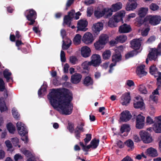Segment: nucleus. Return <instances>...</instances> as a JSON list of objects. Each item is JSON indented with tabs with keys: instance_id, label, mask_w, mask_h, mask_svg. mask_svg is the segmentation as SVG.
<instances>
[{
	"instance_id": "obj_1",
	"label": "nucleus",
	"mask_w": 161,
	"mask_h": 161,
	"mask_svg": "<svg viewBox=\"0 0 161 161\" xmlns=\"http://www.w3.org/2000/svg\"><path fill=\"white\" fill-rule=\"evenodd\" d=\"M48 98L53 108L60 114L68 115L72 113L73 107L70 102L72 94L69 90L53 89Z\"/></svg>"
},
{
	"instance_id": "obj_2",
	"label": "nucleus",
	"mask_w": 161,
	"mask_h": 161,
	"mask_svg": "<svg viewBox=\"0 0 161 161\" xmlns=\"http://www.w3.org/2000/svg\"><path fill=\"white\" fill-rule=\"evenodd\" d=\"M125 14V11H120L116 13L111 18L108 23V26L110 27H114L117 26V23L122 20Z\"/></svg>"
},
{
	"instance_id": "obj_3",
	"label": "nucleus",
	"mask_w": 161,
	"mask_h": 161,
	"mask_svg": "<svg viewBox=\"0 0 161 161\" xmlns=\"http://www.w3.org/2000/svg\"><path fill=\"white\" fill-rule=\"evenodd\" d=\"M158 77L157 78V87L154 90L150 97V101L155 102L158 100V96L156 95H159V93L161 92V73L158 72Z\"/></svg>"
},
{
	"instance_id": "obj_4",
	"label": "nucleus",
	"mask_w": 161,
	"mask_h": 161,
	"mask_svg": "<svg viewBox=\"0 0 161 161\" xmlns=\"http://www.w3.org/2000/svg\"><path fill=\"white\" fill-rule=\"evenodd\" d=\"M161 53V42L158 45L157 48H153L148 54V57L150 59H156L158 55Z\"/></svg>"
},
{
	"instance_id": "obj_5",
	"label": "nucleus",
	"mask_w": 161,
	"mask_h": 161,
	"mask_svg": "<svg viewBox=\"0 0 161 161\" xmlns=\"http://www.w3.org/2000/svg\"><path fill=\"white\" fill-rule=\"evenodd\" d=\"M145 20L152 25L155 26L159 24L161 17L159 16H147L145 18Z\"/></svg>"
},
{
	"instance_id": "obj_6",
	"label": "nucleus",
	"mask_w": 161,
	"mask_h": 161,
	"mask_svg": "<svg viewBox=\"0 0 161 161\" xmlns=\"http://www.w3.org/2000/svg\"><path fill=\"white\" fill-rule=\"evenodd\" d=\"M139 135L141 140L144 143H149L153 141L150 134L147 131L141 130L139 132Z\"/></svg>"
},
{
	"instance_id": "obj_7",
	"label": "nucleus",
	"mask_w": 161,
	"mask_h": 161,
	"mask_svg": "<svg viewBox=\"0 0 161 161\" xmlns=\"http://www.w3.org/2000/svg\"><path fill=\"white\" fill-rule=\"evenodd\" d=\"M94 40L93 35L89 32H86L83 35L82 41L85 44L89 45L92 44Z\"/></svg>"
},
{
	"instance_id": "obj_8",
	"label": "nucleus",
	"mask_w": 161,
	"mask_h": 161,
	"mask_svg": "<svg viewBox=\"0 0 161 161\" xmlns=\"http://www.w3.org/2000/svg\"><path fill=\"white\" fill-rule=\"evenodd\" d=\"M92 65L94 66H98L101 63L100 56L97 54H93L91 57V61H90Z\"/></svg>"
},
{
	"instance_id": "obj_9",
	"label": "nucleus",
	"mask_w": 161,
	"mask_h": 161,
	"mask_svg": "<svg viewBox=\"0 0 161 161\" xmlns=\"http://www.w3.org/2000/svg\"><path fill=\"white\" fill-rule=\"evenodd\" d=\"M17 127L19 134L20 136L27 134L28 131L24 124L20 122H18L17 124Z\"/></svg>"
},
{
	"instance_id": "obj_10",
	"label": "nucleus",
	"mask_w": 161,
	"mask_h": 161,
	"mask_svg": "<svg viewBox=\"0 0 161 161\" xmlns=\"http://www.w3.org/2000/svg\"><path fill=\"white\" fill-rule=\"evenodd\" d=\"M145 117L139 114L136 117V127L139 129H141L143 128L144 126Z\"/></svg>"
},
{
	"instance_id": "obj_11",
	"label": "nucleus",
	"mask_w": 161,
	"mask_h": 161,
	"mask_svg": "<svg viewBox=\"0 0 161 161\" xmlns=\"http://www.w3.org/2000/svg\"><path fill=\"white\" fill-rule=\"evenodd\" d=\"M87 25V22L85 20H80L77 23V28L79 31H85L87 30L86 28Z\"/></svg>"
},
{
	"instance_id": "obj_12",
	"label": "nucleus",
	"mask_w": 161,
	"mask_h": 161,
	"mask_svg": "<svg viewBox=\"0 0 161 161\" xmlns=\"http://www.w3.org/2000/svg\"><path fill=\"white\" fill-rule=\"evenodd\" d=\"M131 118V115L129 112L126 110L123 112L121 114L119 121L120 122H127Z\"/></svg>"
},
{
	"instance_id": "obj_13",
	"label": "nucleus",
	"mask_w": 161,
	"mask_h": 161,
	"mask_svg": "<svg viewBox=\"0 0 161 161\" xmlns=\"http://www.w3.org/2000/svg\"><path fill=\"white\" fill-rule=\"evenodd\" d=\"M134 103V106L135 108H141L144 105L143 100L140 96H137L135 97Z\"/></svg>"
},
{
	"instance_id": "obj_14",
	"label": "nucleus",
	"mask_w": 161,
	"mask_h": 161,
	"mask_svg": "<svg viewBox=\"0 0 161 161\" xmlns=\"http://www.w3.org/2000/svg\"><path fill=\"white\" fill-rule=\"evenodd\" d=\"M121 59V56L119 53L113 55L112 57V60L113 63H112L110 65V69L109 72L110 73L112 72L113 70L112 68L113 66H115L117 62H119Z\"/></svg>"
},
{
	"instance_id": "obj_15",
	"label": "nucleus",
	"mask_w": 161,
	"mask_h": 161,
	"mask_svg": "<svg viewBox=\"0 0 161 161\" xmlns=\"http://www.w3.org/2000/svg\"><path fill=\"white\" fill-rule=\"evenodd\" d=\"M142 41V38L133 40L130 42L131 47L135 50L139 49L141 45V42Z\"/></svg>"
},
{
	"instance_id": "obj_16",
	"label": "nucleus",
	"mask_w": 161,
	"mask_h": 161,
	"mask_svg": "<svg viewBox=\"0 0 161 161\" xmlns=\"http://www.w3.org/2000/svg\"><path fill=\"white\" fill-rule=\"evenodd\" d=\"M81 54L84 58H87L91 55V50L88 47H82L80 49Z\"/></svg>"
},
{
	"instance_id": "obj_17",
	"label": "nucleus",
	"mask_w": 161,
	"mask_h": 161,
	"mask_svg": "<svg viewBox=\"0 0 161 161\" xmlns=\"http://www.w3.org/2000/svg\"><path fill=\"white\" fill-rule=\"evenodd\" d=\"M131 31L130 26L126 24L120 26L119 28V31L120 33H128Z\"/></svg>"
},
{
	"instance_id": "obj_18",
	"label": "nucleus",
	"mask_w": 161,
	"mask_h": 161,
	"mask_svg": "<svg viewBox=\"0 0 161 161\" xmlns=\"http://www.w3.org/2000/svg\"><path fill=\"white\" fill-rule=\"evenodd\" d=\"M121 103L123 105H127L130 100V93L127 92L123 95L121 97Z\"/></svg>"
},
{
	"instance_id": "obj_19",
	"label": "nucleus",
	"mask_w": 161,
	"mask_h": 161,
	"mask_svg": "<svg viewBox=\"0 0 161 161\" xmlns=\"http://www.w3.org/2000/svg\"><path fill=\"white\" fill-rule=\"evenodd\" d=\"M145 66L144 65H142L138 66L137 68L136 73L140 77L146 75L147 74L145 70Z\"/></svg>"
},
{
	"instance_id": "obj_20",
	"label": "nucleus",
	"mask_w": 161,
	"mask_h": 161,
	"mask_svg": "<svg viewBox=\"0 0 161 161\" xmlns=\"http://www.w3.org/2000/svg\"><path fill=\"white\" fill-rule=\"evenodd\" d=\"M82 75L79 73H75L71 76V82L75 84L79 83L81 80Z\"/></svg>"
},
{
	"instance_id": "obj_21",
	"label": "nucleus",
	"mask_w": 161,
	"mask_h": 161,
	"mask_svg": "<svg viewBox=\"0 0 161 161\" xmlns=\"http://www.w3.org/2000/svg\"><path fill=\"white\" fill-rule=\"evenodd\" d=\"M103 28V25L102 23H97L94 24L92 27L93 31L97 34L100 31L102 30Z\"/></svg>"
},
{
	"instance_id": "obj_22",
	"label": "nucleus",
	"mask_w": 161,
	"mask_h": 161,
	"mask_svg": "<svg viewBox=\"0 0 161 161\" xmlns=\"http://www.w3.org/2000/svg\"><path fill=\"white\" fill-rule=\"evenodd\" d=\"M84 125L83 123H81L80 124L78 125L76 128L75 133V137L77 138L78 139L80 137V133L84 131V130L83 128Z\"/></svg>"
},
{
	"instance_id": "obj_23",
	"label": "nucleus",
	"mask_w": 161,
	"mask_h": 161,
	"mask_svg": "<svg viewBox=\"0 0 161 161\" xmlns=\"http://www.w3.org/2000/svg\"><path fill=\"white\" fill-rule=\"evenodd\" d=\"M145 153L148 156L150 157H155L158 155L157 151L153 147L148 148L146 150Z\"/></svg>"
},
{
	"instance_id": "obj_24",
	"label": "nucleus",
	"mask_w": 161,
	"mask_h": 161,
	"mask_svg": "<svg viewBox=\"0 0 161 161\" xmlns=\"http://www.w3.org/2000/svg\"><path fill=\"white\" fill-rule=\"evenodd\" d=\"M8 110V107L6 105L4 98L1 97L0 98V110L2 112L6 111Z\"/></svg>"
},
{
	"instance_id": "obj_25",
	"label": "nucleus",
	"mask_w": 161,
	"mask_h": 161,
	"mask_svg": "<svg viewBox=\"0 0 161 161\" xmlns=\"http://www.w3.org/2000/svg\"><path fill=\"white\" fill-rule=\"evenodd\" d=\"M127 4L126 9L127 11L133 10L135 9L137 6V3L135 2H129Z\"/></svg>"
},
{
	"instance_id": "obj_26",
	"label": "nucleus",
	"mask_w": 161,
	"mask_h": 161,
	"mask_svg": "<svg viewBox=\"0 0 161 161\" xmlns=\"http://www.w3.org/2000/svg\"><path fill=\"white\" fill-rule=\"evenodd\" d=\"M71 43V41L68 38H66L63 41L62 45V49L64 50L68 49L70 46Z\"/></svg>"
},
{
	"instance_id": "obj_27",
	"label": "nucleus",
	"mask_w": 161,
	"mask_h": 161,
	"mask_svg": "<svg viewBox=\"0 0 161 161\" xmlns=\"http://www.w3.org/2000/svg\"><path fill=\"white\" fill-rule=\"evenodd\" d=\"M36 13L33 9L29 10V13L26 16V17L28 20H31L32 19H36Z\"/></svg>"
},
{
	"instance_id": "obj_28",
	"label": "nucleus",
	"mask_w": 161,
	"mask_h": 161,
	"mask_svg": "<svg viewBox=\"0 0 161 161\" xmlns=\"http://www.w3.org/2000/svg\"><path fill=\"white\" fill-rule=\"evenodd\" d=\"M98 40L105 45L108 41V36L106 34H102L100 36Z\"/></svg>"
},
{
	"instance_id": "obj_29",
	"label": "nucleus",
	"mask_w": 161,
	"mask_h": 161,
	"mask_svg": "<svg viewBox=\"0 0 161 161\" xmlns=\"http://www.w3.org/2000/svg\"><path fill=\"white\" fill-rule=\"evenodd\" d=\"M122 7V3H121L118 2L113 4L111 8L113 11L116 12L121 9Z\"/></svg>"
},
{
	"instance_id": "obj_30",
	"label": "nucleus",
	"mask_w": 161,
	"mask_h": 161,
	"mask_svg": "<svg viewBox=\"0 0 161 161\" xmlns=\"http://www.w3.org/2000/svg\"><path fill=\"white\" fill-rule=\"evenodd\" d=\"M94 45L96 50H100L104 47L105 45L98 40L94 43Z\"/></svg>"
},
{
	"instance_id": "obj_31",
	"label": "nucleus",
	"mask_w": 161,
	"mask_h": 161,
	"mask_svg": "<svg viewBox=\"0 0 161 161\" xmlns=\"http://www.w3.org/2000/svg\"><path fill=\"white\" fill-rule=\"evenodd\" d=\"M127 37L126 35H122L117 36L116 37L115 40L117 42L123 43L127 40Z\"/></svg>"
},
{
	"instance_id": "obj_32",
	"label": "nucleus",
	"mask_w": 161,
	"mask_h": 161,
	"mask_svg": "<svg viewBox=\"0 0 161 161\" xmlns=\"http://www.w3.org/2000/svg\"><path fill=\"white\" fill-rule=\"evenodd\" d=\"M93 81L92 78L89 76H86L84 80L83 84L86 86L92 85Z\"/></svg>"
},
{
	"instance_id": "obj_33",
	"label": "nucleus",
	"mask_w": 161,
	"mask_h": 161,
	"mask_svg": "<svg viewBox=\"0 0 161 161\" xmlns=\"http://www.w3.org/2000/svg\"><path fill=\"white\" fill-rule=\"evenodd\" d=\"M153 130L157 133H161V124L154 122L153 125Z\"/></svg>"
},
{
	"instance_id": "obj_34",
	"label": "nucleus",
	"mask_w": 161,
	"mask_h": 161,
	"mask_svg": "<svg viewBox=\"0 0 161 161\" xmlns=\"http://www.w3.org/2000/svg\"><path fill=\"white\" fill-rule=\"evenodd\" d=\"M113 12L111 8L105 9H103V15L106 18H108L112 15Z\"/></svg>"
},
{
	"instance_id": "obj_35",
	"label": "nucleus",
	"mask_w": 161,
	"mask_h": 161,
	"mask_svg": "<svg viewBox=\"0 0 161 161\" xmlns=\"http://www.w3.org/2000/svg\"><path fill=\"white\" fill-rule=\"evenodd\" d=\"M111 53L110 50H106L103 53L102 56L103 58L104 59H108L110 57Z\"/></svg>"
},
{
	"instance_id": "obj_36",
	"label": "nucleus",
	"mask_w": 161,
	"mask_h": 161,
	"mask_svg": "<svg viewBox=\"0 0 161 161\" xmlns=\"http://www.w3.org/2000/svg\"><path fill=\"white\" fill-rule=\"evenodd\" d=\"M99 142V139H96V138L92 139L90 142L92 148L94 149L96 148L98 145Z\"/></svg>"
},
{
	"instance_id": "obj_37",
	"label": "nucleus",
	"mask_w": 161,
	"mask_h": 161,
	"mask_svg": "<svg viewBox=\"0 0 161 161\" xmlns=\"http://www.w3.org/2000/svg\"><path fill=\"white\" fill-rule=\"evenodd\" d=\"M148 9L146 8H142L139 11L138 14L140 17H143L147 14Z\"/></svg>"
},
{
	"instance_id": "obj_38",
	"label": "nucleus",
	"mask_w": 161,
	"mask_h": 161,
	"mask_svg": "<svg viewBox=\"0 0 161 161\" xmlns=\"http://www.w3.org/2000/svg\"><path fill=\"white\" fill-rule=\"evenodd\" d=\"M11 141L15 147L18 146L19 148H20L21 147L20 145H19V140L17 137L12 138L11 139Z\"/></svg>"
},
{
	"instance_id": "obj_39",
	"label": "nucleus",
	"mask_w": 161,
	"mask_h": 161,
	"mask_svg": "<svg viewBox=\"0 0 161 161\" xmlns=\"http://www.w3.org/2000/svg\"><path fill=\"white\" fill-rule=\"evenodd\" d=\"M11 73L9 71L8 69H5L3 71V75L4 77L6 79L7 81L11 79Z\"/></svg>"
},
{
	"instance_id": "obj_40",
	"label": "nucleus",
	"mask_w": 161,
	"mask_h": 161,
	"mask_svg": "<svg viewBox=\"0 0 161 161\" xmlns=\"http://www.w3.org/2000/svg\"><path fill=\"white\" fill-rule=\"evenodd\" d=\"M7 129L11 133L13 134L15 129L14 126L11 123H9L7 125Z\"/></svg>"
},
{
	"instance_id": "obj_41",
	"label": "nucleus",
	"mask_w": 161,
	"mask_h": 161,
	"mask_svg": "<svg viewBox=\"0 0 161 161\" xmlns=\"http://www.w3.org/2000/svg\"><path fill=\"white\" fill-rule=\"evenodd\" d=\"M81 39V36L79 34H77L74 38V43L76 45L79 44L80 42Z\"/></svg>"
},
{
	"instance_id": "obj_42",
	"label": "nucleus",
	"mask_w": 161,
	"mask_h": 161,
	"mask_svg": "<svg viewBox=\"0 0 161 161\" xmlns=\"http://www.w3.org/2000/svg\"><path fill=\"white\" fill-rule=\"evenodd\" d=\"M103 10L97 9L95 11L94 15L97 18H99L103 15Z\"/></svg>"
},
{
	"instance_id": "obj_43",
	"label": "nucleus",
	"mask_w": 161,
	"mask_h": 161,
	"mask_svg": "<svg viewBox=\"0 0 161 161\" xmlns=\"http://www.w3.org/2000/svg\"><path fill=\"white\" fill-rule=\"evenodd\" d=\"M137 53L138 52L136 50H133L126 54L125 55V58L126 59H128L136 55H137Z\"/></svg>"
},
{
	"instance_id": "obj_44",
	"label": "nucleus",
	"mask_w": 161,
	"mask_h": 161,
	"mask_svg": "<svg viewBox=\"0 0 161 161\" xmlns=\"http://www.w3.org/2000/svg\"><path fill=\"white\" fill-rule=\"evenodd\" d=\"M149 69H150V71H149L150 73L152 75H155L156 74V73L157 72V75H155L154 76H155V77H158V72H157V69L156 68L155 66H154V65L151 66L150 67ZM158 73H159V72H158ZM159 73H160V72H159Z\"/></svg>"
},
{
	"instance_id": "obj_45",
	"label": "nucleus",
	"mask_w": 161,
	"mask_h": 161,
	"mask_svg": "<svg viewBox=\"0 0 161 161\" xmlns=\"http://www.w3.org/2000/svg\"><path fill=\"white\" fill-rule=\"evenodd\" d=\"M21 151L26 157L31 158L32 156L31 153L29 150H26L25 148H22Z\"/></svg>"
},
{
	"instance_id": "obj_46",
	"label": "nucleus",
	"mask_w": 161,
	"mask_h": 161,
	"mask_svg": "<svg viewBox=\"0 0 161 161\" xmlns=\"http://www.w3.org/2000/svg\"><path fill=\"white\" fill-rule=\"evenodd\" d=\"M71 19L69 18L67 16L65 15L64 19V25H67L69 26L70 27V20Z\"/></svg>"
},
{
	"instance_id": "obj_47",
	"label": "nucleus",
	"mask_w": 161,
	"mask_h": 161,
	"mask_svg": "<svg viewBox=\"0 0 161 161\" xmlns=\"http://www.w3.org/2000/svg\"><path fill=\"white\" fill-rule=\"evenodd\" d=\"M125 144L128 147L131 149L134 148V143L132 140L129 139L125 142Z\"/></svg>"
},
{
	"instance_id": "obj_48",
	"label": "nucleus",
	"mask_w": 161,
	"mask_h": 161,
	"mask_svg": "<svg viewBox=\"0 0 161 161\" xmlns=\"http://www.w3.org/2000/svg\"><path fill=\"white\" fill-rule=\"evenodd\" d=\"M130 130L129 126L127 125H123L120 128V131L122 133L125 131H129Z\"/></svg>"
},
{
	"instance_id": "obj_49",
	"label": "nucleus",
	"mask_w": 161,
	"mask_h": 161,
	"mask_svg": "<svg viewBox=\"0 0 161 161\" xmlns=\"http://www.w3.org/2000/svg\"><path fill=\"white\" fill-rule=\"evenodd\" d=\"M69 61L72 64H75L78 62V59L76 57L72 56L69 58Z\"/></svg>"
},
{
	"instance_id": "obj_50",
	"label": "nucleus",
	"mask_w": 161,
	"mask_h": 161,
	"mask_svg": "<svg viewBox=\"0 0 161 161\" xmlns=\"http://www.w3.org/2000/svg\"><path fill=\"white\" fill-rule=\"evenodd\" d=\"M138 90L142 93L146 94L147 93V91L145 87L143 85H141L139 86Z\"/></svg>"
},
{
	"instance_id": "obj_51",
	"label": "nucleus",
	"mask_w": 161,
	"mask_h": 161,
	"mask_svg": "<svg viewBox=\"0 0 161 161\" xmlns=\"http://www.w3.org/2000/svg\"><path fill=\"white\" fill-rule=\"evenodd\" d=\"M136 22H135L136 25L138 26H140L143 23V21L141 17H138L136 18Z\"/></svg>"
},
{
	"instance_id": "obj_52",
	"label": "nucleus",
	"mask_w": 161,
	"mask_h": 161,
	"mask_svg": "<svg viewBox=\"0 0 161 161\" xmlns=\"http://www.w3.org/2000/svg\"><path fill=\"white\" fill-rule=\"evenodd\" d=\"M92 65L90 62L86 61L84 62L81 64L82 68L84 69H87L89 66Z\"/></svg>"
},
{
	"instance_id": "obj_53",
	"label": "nucleus",
	"mask_w": 161,
	"mask_h": 161,
	"mask_svg": "<svg viewBox=\"0 0 161 161\" xmlns=\"http://www.w3.org/2000/svg\"><path fill=\"white\" fill-rule=\"evenodd\" d=\"M15 161H21L23 159V157L19 153L16 154L14 157Z\"/></svg>"
},
{
	"instance_id": "obj_54",
	"label": "nucleus",
	"mask_w": 161,
	"mask_h": 161,
	"mask_svg": "<svg viewBox=\"0 0 161 161\" xmlns=\"http://www.w3.org/2000/svg\"><path fill=\"white\" fill-rule=\"evenodd\" d=\"M12 114L14 117L16 119H17L19 118V114L18 112H17V110L15 108H13L12 109Z\"/></svg>"
},
{
	"instance_id": "obj_55",
	"label": "nucleus",
	"mask_w": 161,
	"mask_h": 161,
	"mask_svg": "<svg viewBox=\"0 0 161 161\" xmlns=\"http://www.w3.org/2000/svg\"><path fill=\"white\" fill-rule=\"evenodd\" d=\"M46 92V89L44 88L40 89L38 91V94L39 96H42L44 95Z\"/></svg>"
},
{
	"instance_id": "obj_56",
	"label": "nucleus",
	"mask_w": 161,
	"mask_h": 161,
	"mask_svg": "<svg viewBox=\"0 0 161 161\" xmlns=\"http://www.w3.org/2000/svg\"><path fill=\"white\" fill-rule=\"evenodd\" d=\"M150 8L153 11L157 10L159 8L158 6L156 4L152 3L149 6Z\"/></svg>"
},
{
	"instance_id": "obj_57",
	"label": "nucleus",
	"mask_w": 161,
	"mask_h": 161,
	"mask_svg": "<svg viewBox=\"0 0 161 161\" xmlns=\"http://www.w3.org/2000/svg\"><path fill=\"white\" fill-rule=\"evenodd\" d=\"M91 139V135L90 134H87L86 137L84 139L85 145H86Z\"/></svg>"
},
{
	"instance_id": "obj_58",
	"label": "nucleus",
	"mask_w": 161,
	"mask_h": 161,
	"mask_svg": "<svg viewBox=\"0 0 161 161\" xmlns=\"http://www.w3.org/2000/svg\"><path fill=\"white\" fill-rule=\"evenodd\" d=\"M61 60L62 62H65L66 59L65 57V54L64 52L62 50L61 51L60 53Z\"/></svg>"
},
{
	"instance_id": "obj_59",
	"label": "nucleus",
	"mask_w": 161,
	"mask_h": 161,
	"mask_svg": "<svg viewBox=\"0 0 161 161\" xmlns=\"http://www.w3.org/2000/svg\"><path fill=\"white\" fill-rule=\"evenodd\" d=\"M149 30L150 28H147L145 30H142L141 32L142 35L144 36H147Z\"/></svg>"
},
{
	"instance_id": "obj_60",
	"label": "nucleus",
	"mask_w": 161,
	"mask_h": 161,
	"mask_svg": "<svg viewBox=\"0 0 161 161\" xmlns=\"http://www.w3.org/2000/svg\"><path fill=\"white\" fill-rule=\"evenodd\" d=\"M5 89L4 82L2 79H0V91H3Z\"/></svg>"
},
{
	"instance_id": "obj_61",
	"label": "nucleus",
	"mask_w": 161,
	"mask_h": 161,
	"mask_svg": "<svg viewBox=\"0 0 161 161\" xmlns=\"http://www.w3.org/2000/svg\"><path fill=\"white\" fill-rule=\"evenodd\" d=\"M5 144L8 149H11L12 147V144L11 142L8 140L5 141Z\"/></svg>"
},
{
	"instance_id": "obj_62",
	"label": "nucleus",
	"mask_w": 161,
	"mask_h": 161,
	"mask_svg": "<svg viewBox=\"0 0 161 161\" xmlns=\"http://www.w3.org/2000/svg\"><path fill=\"white\" fill-rule=\"evenodd\" d=\"M75 13V11L73 10H72L68 13V15H67L66 16H68L69 17L72 19L74 17V15Z\"/></svg>"
},
{
	"instance_id": "obj_63",
	"label": "nucleus",
	"mask_w": 161,
	"mask_h": 161,
	"mask_svg": "<svg viewBox=\"0 0 161 161\" xmlns=\"http://www.w3.org/2000/svg\"><path fill=\"white\" fill-rule=\"evenodd\" d=\"M126 84L129 87H131L134 86V83L133 80H128L126 81Z\"/></svg>"
},
{
	"instance_id": "obj_64",
	"label": "nucleus",
	"mask_w": 161,
	"mask_h": 161,
	"mask_svg": "<svg viewBox=\"0 0 161 161\" xmlns=\"http://www.w3.org/2000/svg\"><path fill=\"white\" fill-rule=\"evenodd\" d=\"M21 136V139L25 143H27L28 142V140L27 134L24 136Z\"/></svg>"
}]
</instances>
